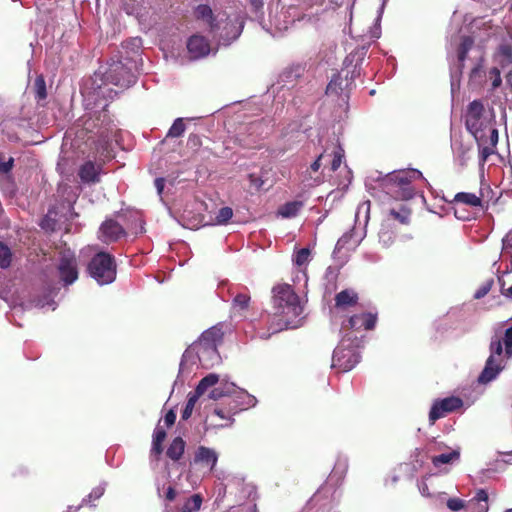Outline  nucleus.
<instances>
[{
  "instance_id": "473e14b6",
  "label": "nucleus",
  "mask_w": 512,
  "mask_h": 512,
  "mask_svg": "<svg viewBox=\"0 0 512 512\" xmlns=\"http://www.w3.org/2000/svg\"><path fill=\"white\" fill-rule=\"evenodd\" d=\"M167 433L162 428L157 426L153 433L151 453L159 456L163 452V442L166 439Z\"/></svg>"
},
{
  "instance_id": "bf43d9fd",
  "label": "nucleus",
  "mask_w": 512,
  "mask_h": 512,
  "mask_svg": "<svg viewBox=\"0 0 512 512\" xmlns=\"http://www.w3.org/2000/svg\"><path fill=\"white\" fill-rule=\"evenodd\" d=\"M175 421L176 413L171 409L165 414L164 423L166 424L167 427H170L174 425Z\"/></svg>"
},
{
  "instance_id": "4d7b16f0",
  "label": "nucleus",
  "mask_w": 512,
  "mask_h": 512,
  "mask_svg": "<svg viewBox=\"0 0 512 512\" xmlns=\"http://www.w3.org/2000/svg\"><path fill=\"white\" fill-rule=\"evenodd\" d=\"M489 78L492 80V88L495 89L501 85V74L497 67L492 68L489 71Z\"/></svg>"
},
{
  "instance_id": "8fccbe9b",
  "label": "nucleus",
  "mask_w": 512,
  "mask_h": 512,
  "mask_svg": "<svg viewBox=\"0 0 512 512\" xmlns=\"http://www.w3.org/2000/svg\"><path fill=\"white\" fill-rule=\"evenodd\" d=\"M447 507L453 512H466L465 500L460 498H449L446 501Z\"/></svg>"
},
{
  "instance_id": "f3484780",
  "label": "nucleus",
  "mask_w": 512,
  "mask_h": 512,
  "mask_svg": "<svg viewBox=\"0 0 512 512\" xmlns=\"http://www.w3.org/2000/svg\"><path fill=\"white\" fill-rule=\"evenodd\" d=\"M99 239L104 243H113L125 236L124 228L114 219H106L100 226Z\"/></svg>"
},
{
  "instance_id": "bb28decb",
  "label": "nucleus",
  "mask_w": 512,
  "mask_h": 512,
  "mask_svg": "<svg viewBox=\"0 0 512 512\" xmlns=\"http://www.w3.org/2000/svg\"><path fill=\"white\" fill-rule=\"evenodd\" d=\"M221 340L220 329L213 327L202 333L199 345L203 347L204 351L209 353H217V341Z\"/></svg>"
},
{
  "instance_id": "1a4fd4ad",
  "label": "nucleus",
  "mask_w": 512,
  "mask_h": 512,
  "mask_svg": "<svg viewBox=\"0 0 512 512\" xmlns=\"http://www.w3.org/2000/svg\"><path fill=\"white\" fill-rule=\"evenodd\" d=\"M271 127L268 123L261 120H253L241 123L240 130L236 134L235 141L239 142L244 147H250L256 143L259 138L268 135Z\"/></svg>"
},
{
  "instance_id": "58836bf2",
  "label": "nucleus",
  "mask_w": 512,
  "mask_h": 512,
  "mask_svg": "<svg viewBox=\"0 0 512 512\" xmlns=\"http://www.w3.org/2000/svg\"><path fill=\"white\" fill-rule=\"evenodd\" d=\"M369 214H370V201H364L360 203L357 207L356 213H355V221L356 223L361 224V216H363V222L366 226L369 220Z\"/></svg>"
},
{
  "instance_id": "20e7f679",
  "label": "nucleus",
  "mask_w": 512,
  "mask_h": 512,
  "mask_svg": "<svg viewBox=\"0 0 512 512\" xmlns=\"http://www.w3.org/2000/svg\"><path fill=\"white\" fill-rule=\"evenodd\" d=\"M423 178L417 169L396 170L386 174L379 182L380 188L395 200L413 198L415 190L412 181Z\"/></svg>"
},
{
  "instance_id": "6e6552de",
  "label": "nucleus",
  "mask_w": 512,
  "mask_h": 512,
  "mask_svg": "<svg viewBox=\"0 0 512 512\" xmlns=\"http://www.w3.org/2000/svg\"><path fill=\"white\" fill-rule=\"evenodd\" d=\"M232 3L226 6V46L242 34L246 19L243 6L234 1Z\"/></svg>"
},
{
  "instance_id": "a878e982",
  "label": "nucleus",
  "mask_w": 512,
  "mask_h": 512,
  "mask_svg": "<svg viewBox=\"0 0 512 512\" xmlns=\"http://www.w3.org/2000/svg\"><path fill=\"white\" fill-rule=\"evenodd\" d=\"M466 512H487L489 509L488 505V493L484 489H479L473 498L465 501Z\"/></svg>"
},
{
  "instance_id": "aec40b11",
  "label": "nucleus",
  "mask_w": 512,
  "mask_h": 512,
  "mask_svg": "<svg viewBox=\"0 0 512 512\" xmlns=\"http://www.w3.org/2000/svg\"><path fill=\"white\" fill-rule=\"evenodd\" d=\"M250 297L247 294H237L233 301L230 311V321L232 323H239L246 317V313L249 307Z\"/></svg>"
},
{
  "instance_id": "5701e85b",
  "label": "nucleus",
  "mask_w": 512,
  "mask_h": 512,
  "mask_svg": "<svg viewBox=\"0 0 512 512\" xmlns=\"http://www.w3.org/2000/svg\"><path fill=\"white\" fill-rule=\"evenodd\" d=\"M187 49L192 59H198L209 53L210 45L205 37L193 35L188 39Z\"/></svg>"
},
{
  "instance_id": "0eeeda50",
  "label": "nucleus",
  "mask_w": 512,
  "mask_h": 512,
  "mask_svg": "<svg viewBox=\"0 0 512 512\" xmlns=\"http://www.w3.org/2000/svg\"><path fill=\"white\" fill-rule=\"evenodd\" d=\"M88 271L100 285L110 284L116 278L115 258L107 252H99L89 262Z\"/></svg>"
},
{
  "instance_id": "412c9836",
  "label": "nucleus",
  "mask_w": 512,
  "mask_h": 512,
  "mask_svg": "<svg viewBox=\"0 0 512 512\" xmlns=\"http://www.w3.org/2000/svg\"><path fill=\"white\" fill-rule=\"evenodd\" d=\"M306 68L302 64H294L287 67L279 76V83L282 87L292 88L297 81L304 77Z\"/></svg>"
},
{
  "instance_id": "338daca9",
  "label": "nucleus",
  "mask_w": 512,
  "mask_h": 512,
  "mask_svg": "<svg viewBox=\"0 0 512 512\" xmlns=\"http://www.w3.org/2000/svg\"><path fill=\"white\" fill-rule=\"evenodd\" d=\"M188 143L192 144L193 146L200 145V138L197 135L191 134L188 138Z\"/></svg>"
},
{
  "instance_id": "a18cd8bd",
  "label": "nucleus",
  "mask_w": 512,
  "mask_h": 512,
  "mask_svg": "<svg viewBox=\"0 0 512 512\" xmlns=\"http://www.w3.org/2000/svg\"><path fill=\"white\" fill-rule=\"evenodd\" d=\"M12 253L10 248L4 243L0 242V267L8 268L11 264Z\"/></svg>"
},
{
  "instance_id": "f03ea898",
  "label": "nucleus",
  "mask_w": 512,
  "mask_h": 512,
  "mask_svg": "<svg viewBox=\"0 0 512 512\" xmlns=\"http://www.w3.org/2000/svg\"><path fill=\"white\" fill-rule=\"evenodd\" d=\"M256 487L239 474L226 475V512H257Z\"/></svg>"
},
{
  "instance_id": "72a5a7b5",
  "label": "nucleus",
  "mask_w": 512,
  "mask_h": 512,
  "mask_svg": "<svg viewBox=\"0 0 512 512\" xmlns=\"http://www.w3.org/2000/svg\"><path fill=\"white\" fill-rule=\"evenodd\" d=\"M454 201L463 203L472 207H479L482 205L481 198L474 193L459 192L455 195Z\"/></svg>"
},
{
  "instance_id": "9b49d317",
  "label": "nucleus",
  "mask_w": 512,
  "mask_h": 512,
  "mask_svg": "<svg viewBox=\"0 0 512 512\" xmlns=\"http://www.w3.org/2000/svg\"><path fill=\"white\" fill-rule=\"evenodd\" d=\"M104 81L121 88H127L135 83V76L121 61H114L104 73Z\"/></svg>"
},
{
  "instance_id": "7ed1b4c3",
  "label": "nucleus",
  "mask_w": 512,
  "mask_h": 512,
  "mask_svg": "<svg viewBox=\"0 0 512 512\" xmlns=\"http://www.w3.org/2000/svg\"><path fill=\"white\" fill-rule=\"evenodd\" d=\"M465 125L478 144L483 145L489 140L492 146H496L498 131L492 125L490 118L485 114L484 106L480 101L474 100L468 105Z\"/></svg>"
},
{
  "instance_id": "864d4df0",
  "label": "nucleus",
  "mask_w": 512,
  "mask_h": 512,
  "mask_svg": "<svg viewBox=\"0 0 512 512\" xmlns=\"http://www.w3.org/2000/svg\"><path fill=\"white\" fill-rule=\"evenodd\" d=\"M492 285H493V280H488L486 281L485 283H483L477 290L476 292L474 293V298L475 299H481L483 298L484 296H486L489 291L491 290L492 288Z\"/></svg>"
},
{
  "instance_id": "49530a36",
  "label": "nucleus",
  "mask_w": 512,
  "mask_h": 512,
  "mask_svg": "<svg viewBox=\"0 0 512 512\" xmlns=\"http://www.w3.org/2000/svg\"><path fill=\"white\" fill-rule=\"evenodd\" d=\"M332 155H333V159L331 162V170L336 171L340 167V165L344 159V156H345L344 149L340 145H337L334 148Z\"/></svg>"
},
{
  "instance_id": "603ef678",
  "label": "nucleus",
  "mask_w": 512,
  "mask_h": 512,
  "mask_svg": "<svg viewBox=\"0 0 512 512\" xmlns=\"http://www.w3.org/2000/svg\"><path fill=\"white\" fill-rule=\"evenodd\" d=\"M249 2L253 12L255 13V18L258 21H262L264 15L263 7L265 0H249Z\"/></svg>"
},
{
  "instance_id": "cd10ccee",
  "label": "nucleus",
  "mask_w": 512,
  "mask_h": 512,
  "mask_svg": "<svg viewBox=\"0 0 512 512\" xmlns=\"http://www.w3.org/2000/svg\"><path fill=\"white\" fill-rule=\"evenodd\" d=\"M304 207L302 200H293L286 202L278 207L277 216L283 219L295 218Z\"/></svg>"
},
{
  "instance_id": "e433bc0d",
  "label": "nucleus",
  "mask_w": 512,
  "mask_h": 512,
  "mask_svg": "<svg viewBox=\"0 0 512 512\" xmlns=\"http://www.w3.org/2000/svg\"><path fill=\"white\" fill-rule=\"evenodd\" d=\"M484 79V72H483V58L482 56L479 57V62L472 68L470 75H469V81L472 85H479L482 83Z\"/></svg>"
},
{
  "instance_id": "09e8293b",
  "label": "nucleus",
  "mask_w": 512,
  "mask_h": 512,
  "mask_svg": "<svg viewBox=\"0 0 512 512\" xmlns=\"http://www.w3.org/2000/svg\"><path fill=\"white\" fill-rule=\"evenodd\" d=\"M309 259L310 250L308 248H302L295 253L293 261L296 265L303 266L309 262Z\"/></svg>"
},
{
  "instance_id": "13d9d810",
  "label": "nucleus",
  "mask_w": 512,
  "mask_h": 512,
  "mask_svg": "<svg viewBox=\"0 0 512 512\" xmlns=\"http://www.w3.org/2000/svg\"><path fill=\"white\" fill-rule=\"evenodd\" d=\"M510 249H512V229L502 239V251L507 253Z\"/></svg>"
},
{
  "instance_id": "ddd939ff",
  "label": "nucleus",
  "mask_w": 512,
  "mask_h": 512,
  "mask_svg": "<svg viewBox=\"0 0 512 512\" xmlns=\"http://www.w3.org/2000/svg\"><path fill=\"white\" fill-rule=\"evenodd\" d=\"M218 381L219 376L217 374H208L200 380L193 392H189L186 405L181 414L183 420H187L191 417L198 399L208 390V388L216 385Z\"/></svg>"
},
{
  "instance_id": "6ab92c4d",
  "label": "nucleus",
  "mask_w": 512,
  "mask_h": 512,
  "mask_svg": "<svg viewBox=\"0 0 512 512\" xmlns=\"http://www.w3.org/2000/svg\"><path fill=\"white\" fill-rule=\"evenodd\" d=\"M102 164L91 160L85 161L78 169V176L84 184H96L100 182Z\"/></svg>"
},
{
  "instance_id": "a19ab883",
  "label": "nucleus",
  "mask_w": 512,
  "mask_h": 512,
  "mask_svg": "<svg viewBox=\"0 0 512 512\" xmlns=\"http://www.w3.org/2000/svg\"><path fill=\"white\" fill-rule=\"evenodd\" d=\"M34 92H35V98L37 101H41L46 99L47 97V90H46V82L43 76L36 77L34 81Z\"/></svg>"
},
{
  "instance_id": "c756f323",
  "label": "nucleus",
  "mask_w": 512,
  "mask_h": 512,
  "mask_svg": "<svg viewBox=\"0 0 512 512\" xmlns=\"http://www.w3.org/2000/svg\"><path fill=\"white\" fill-rule=\"evenodd\" d=\"M218 455L217 453L210 448L200 446L195 455V462H200L201 464L212 469L217 463Z\"/></svg>"
},
{
  "instance_id": "c85d7f7f",
  "label": "nucleus",
  "mask_w": 512,
  "mask_h": 512,
  "mask_svg": "<svg viewBox=\"0 0 512 512\" xmlns=\"http://www.w3.org/2000/svg\"><path fill=\"white\" fill-rule=\"evenodd\" d=\"M460 458V449L448 448L445 452L440 453L431 457V461L436 468H440L442 465L453 464Z\"/></svg>"
},
{
  "instance_id": "6e6d98bb",
  "label": "nucleus",
  "mask_w": 512,
  "mask_h": 512,
  "mask_svg": "<svg viewBox=\"0 0 512 512\" xmlns=\"http://www.w3.org/2000/svg\"><path fill=\"white\" fill-rule=\"evenodd\" d=\"M480 149V156L485 161L491 154L494 153L495 146H492L490 142H486L483 145L478 144Z\"/></svg>"
},
{
  "instance_id": "69168bd1",
  "label": "nucleus",
  "mask_w": 512,
  "mask_h": 512,
  "mask_svg": "<svg viewBox=\"0 0 512 512\" xmlns=\"http://www.w3.org/2000/svg\"><path fill=\"white\" fill-rule=\"evenodd\" d=\"M323 157H324V153H321L317 157V159L311 164L310 169L313 172H317L320 169V167H321V160H322Z\"/></svg>"
},
{
  "instance_id": "7c9ffc66",
  "label": "nucleus",
  "mask_w": 512,
  "mask_h": 512,
  "mask_svg": "<svg viewBox=\"0 0 512 512\" xmlns=\"http://www.w3.org/2000/svg\"><path fill=\"white\" fill-rule=\"evenodd\" d=\"M358 295L354 290L345 289L339 292L335 297L337 308H348L357 303Z\"/></svg>"
},
{
  "instance_id": "774afa93",
  "label": "nucleus",
  "mask_w": 512,
  "mask_h": 512,
  "mask_svg": "<svg viewBox=\"0 0 512 512\" xmlns=\"http://www.w3.org/2000/svg\"><path fill=\"white\" fill-rule=\"evenodd\" d=\"M419 490H420V493H421L423 496H430V493H429V489H428L427 484L422 483V484L419 486Z\"/></svg>"
},
{
  "instance_id": "052dcab7",
  "label": "nucleus",
  "mask_w": 512,
  "mask_h": 512,
  "mask_svg": "<svg viewBox=\"0 0 512 512\" xmlns=\"http://www.w3.org/2000/svg\"><path fill=\"white\" fill-rule=\"evenodd\" d=\"M224 396V389L221 387L214 388L209 393V398L212 400H219Z\"/></svg>"
},
{
  "instance_id": "f8f14e48",
  "label": "nucleus",
  "mask_w": 512,
  "mask_h": 512,
  "mask_svg": "<svg viewBox=\"0 0 512 512\" xmlns=\"http://www.w3.org/2000/svg\"><path fill=\"white\" fill-rule=\"evenodd\" d=\"M474 40L469 36H464L458 48L457 64L451 68L450 72V86L451 94H454L460 89V78L464 67V61L468 52L472 49Z\"/></svg>"
},
{
  "instance_id": "dca6fc26",
  "label": "nucleus",
  "mask_w": 512,
  "mask_h": 512,
  "mask_svg": "<svg viewBox=\"0 0 512 512\" xmlns=\"http://www.w3.org/2000/svg\"><path fill=\"white\" fill-rule=\"evenodd\" d=\"M343 69L340 73L334 74L326 88L327 95H340L349 90L355 79V71L351 73Z\"/></svg>"
},
{
  "instance_id": "b1692460",
  "label": "nucleus",
  "mask_w": 512,
  "mask_h": 512,
  "mask_svg": "<svg viewBox=\"0 0 512 512\" xmlns=\"http://www.w3.org/2000/svg\"><path fill=\"white\" fill-rule=\"evenodd\" d=\"M364 233L352 228L340 237L336 243L334 252H340L342 249H355L364 238Z\"/></svg>"
},
{
  "instance_id": "3c124183",
  "label": "nucleus",
  "mask_w": 512,
  "mask_h": 512,
  "mask_svg": "<svg viewBox=\"0 0 512 512\" xmlns=\"http://www.w3.org/2000/svg\"><path fill=\"white\" fill-rule=\"evenodd\" d=\"M248 178L252 189L259 191L263 188L265 181L262 174L250 173Z\"/></svg>"
},
{
  "instance_id": "0e129e2a",
  "label": "nucleus",
  "mask_w": 512,
  "mask_h": 512,
  "mask_svg": "<svg viewBox=\"0 0 512 512\" xmlns=\"http://www.w3.org/2000/svg\"><path fill=\"white\" fill-rule=\"evenodd\" d=\"M154 184H155L158 194L161 195L164 190L165 179L164 178H156Z\"/></svg>"
},
{
  "instance_id": "2eb2a0df",
  "label": "nucleus",
  "mask_w": 512,
  "mask_h": 512,
  "mask_svg": "<svg viewBox=\"0 0 512 512\" xmlns=\"http://www.w3.org/2000/svg\"><path fill=\"white\" fill-rule=\"evenodd\" d=\"M58 272L65 285H70L78 278L77 260L71 253H64L59 261Z\"/></svg>"
},
{
  "instance_id": "ea45409f",
  "label": "nucleus",
  "mask_w": 512,
  "mask_h": 512,
  "mask_svg": "<svg viewBox=\"0 0 512 512\" xmlns=\"http://www.w3.org/2000/svg\"><path fill=\"white\" fill-rule=\"evenodd\" d=\"M503 341L498 337H493L490 343V355L488 358L503 359Z\"/></svg>"
},
{
  "instance_id": "c03bdc74",
  "label": "nucleus",
  "mask_w": 512,
  "mask_h": 512,
  "mask_svg": "<svg viewBox=\"0 0 512 512\" xmlns=\"http://www.w3.org/2000/svg\"><path fill=\"white\" fill-rule=\"evenodd\" d=\"M185 129H186V126H185L183 118H177L173 122L172 126L170 127V129L167 133V137H172V138L180 137L184 133Z\"/></svg>"
},
{
  "instance_id": "4be33fe9",
  "label": "nucleus",
  "mask_w": 512,
  "mask_h": 512,
  "mask_svg": "<svg viewBox=\"0 0 512 512\" xmlns=\"http://www.w3.org/2000/svg\"><path fill=\"white\" fill-rule=\"evenodd\" d=\"M505 363L504 359H493L488 358L485 367L481 374L478 377L479 383L486 384L494 379L499 375V373L504 369Z\"/></svg>"
},
{
  "instance_id": "c9c22d12",
  "label": "nucleus",
  "mask_w": 512,
  "mask_h": 512,
  "mask_svg": "<svg viewBox=\"0 0 512 512\" xmlns=\"http://www.w3.org/2000/svg\"><path fill=\"white\" fill-rule=\"evenodd\" d=\"M197 19L205 21L211 28L214 27V16L212 9L208 5H199L195 10Z\"/></svg>"
},
{
  "instance_id": "4468645a",
  "label": "nucleus",
  "mask_w": 512,
  "mask_h": 512,
  "mask_svg": "<svg viewBox=\"0 0 512 512\" xmlns=\"http://www.w3.org/2000/svg\"><path fill=\"white\" fill-rule=\"evenodd\" d=\"M463 405L462 399L455 396L446 397L434 401L430 412L429 421L433 424L440 418H443L448 413L454 412L460 409Z\"/></svg>"
},
{
  "instance_id": "de8ad7c7",
  "label": "nucleus",
  "mask_w": 512,
  "mask_h": 512,
  "mask_svg": "<svg viewBox=\"0 0 512 512\" xmlns=\"http://www.w3.org/2000/svg\"><path fill=\"white\" fill-rule=\"evenodd\" d=\"M505 346L506 358L512 357V325L505 330L504 337L501 339Z\"/></svg>"
},
{
  "instance_id": "39448f33",
  "label": "nucleus",
  "mask_w": 512,
  "mask_h": 512,
  "mask_svg": "<svg viewBox=\"0 0 512 512\" xmlns=\"http://www.w3.org/2000/svg\"><path fill=\"white\" fill-rule=\"evenodd\" d=\"M273 294L276 313L284 318L287 328H296L299 323L297 318L303 313V306L299 296L288 284L274 287Z\"/></svg>"
},
{
  "instance_id": "680f3d73",
  "label": "nucleus",
  "mask_w": 512,
  "mask_h": 512,
  "mask_svg": "<svg viewBox=\"0 0 512 512\" xmlns=\"http://www.w3.org/2000/svg\"><path fill=\"white\" fill-rule=\"evenodd\" d=\"M13 167V159L10 158L8 161H1L0 160V172L7 173L9 172Z\"/></svg>"
},
{
  "instance_id": "f257e3e1",
  "label": "nucleus",
  "mask_w": 512,
  "mask_h": 512,
  "mask_svg": "<svg viewBox=\"0 0 512 512\" xmlns=\"http://www.w3.org/2000/svg\"><path fill=\"white\" fill-rule=\"evenodd\" d=\"M106 107L100 111L86 113L79 120L82 128L77 132V136L86 137L87 141H91L97 153L107 149L115 127Z\"/></svg>"
},
{
  "instance_id": "79ce46f5",
  "label": "nucleus",
  "mask_w": 512,
  "mask_h": 512,
  "mask_svg": "<svg viewBox=\"0 0 512 512\" xmlns=\"http://www.w3.org/2000/svg\"><path fill=\"white\" fill-rule=\"evenodd\" d=\"M390 215L400 223L407 224L410 218V210L405 205H401L398 210L391 209Z\"/></svg>"
},
{
  "instance_id": "f704fd0d",
  "label": "nucleus",
  "mask_w": 512,
  "mask_h": 512,
  "mask_svg": "<svg viewBox=\"0 0 512 512\" xmlns=\"http://www.w3.org/2000/svg\"><path fill=\"white\" fill-rule=\"evenodd\" d=\"M496 60L502 66L503 70L508 69L512 65V48L507 45L501 46Z\"/></svg>"
},
{
  "instance_id": "5fc2aeb1",
  "label": "nucleus",
  "mask_w": 512,
  "mask_h": 512,
  "mask_svg": "<svg viewBox=\"0 0 512 512\" xmlns=\"http://www.w3.org/2000/svg\"><path fill=\"white\" fill-rule=\"evenodd\" d=\"M394 240V236H393V233L388 231V230H384L383 228L381 229V231L379 232V241L385 246V247H388L389 245L392 244Z\"/></svg>"
},
{
  "instance_id": "9d476101",
  "label": "nucleus",
  "mask_w": 512,
  "mask_h": 512,
  "mask_svg": "<svg viewBox=\"0 0 512 512\" xmlns=\"http://www.w3.org/2000/svg\"><path fill=\"white\" fill-rule=\"evenodd\" d=\"M256 403L257 399L253 395L226 380V406L231 412L247 410L254 407Z\"/></svg>"
},
{
  "instance_id": "423d86ee",
  "label": "nucleus",
  "mask_w": 512,
  "mask_h": 512,
  "mask_svg": "<svg viewBox=\"0 0 512 512\" xmlns=\"http://www.w3.org/2000/svg\"><path fill=\"white\" fill-rule=\"evenodd\" d=\"M362 342V338L353 337L351 333L344 335L339 345L334 349L332 368H337L342 372L352 370L360 361L357 348L360 347Z\"/></svg>"
},
{
  "instance_id": "393cba45",
  "label": "nucleus",
  "mask_w": 512,
  "mask_h": 512,
  "mask_svg": "<svg viewBox=\"0 0 512 512\" xmlns=\"http://www.w3.org/2000/svg\"><path fill=\"white\" fill-rule=\"evenodd\" d=\"M348 470V458L343 455H339L335 462L332 472L330 473L326 486L333 485L337 486L343 481L346 472Z\"/></svg>"
},
{
  "instance_id": "a211bd4d",
  "label": "nucleus",
  "mask_w": 512,
  "mask_h": 512,
  "mask_svg": "<svg viewBox=\"0 0 512 512\" xmlns=\"http://www.w3.org/2000/svg\"><path fill=\"white\" fill-rule=\"evenodd\" d=\"M377 321V315L373 313H361L351 316L347 322L342 324V329H353L355 331L374 328Z\"/></svg>"
},
{
  "instance_id": "2f4dec72",
  "label": "nucleus",
  "mask_w": 512,
  "mask_h": 512,
  "mask_svg": "<svg viewBox=\"0 0 512 512\" xmlns=\"http://www.w3.org/2000/svg\"><path fill=\"white\" fill-rule=\"evenodd\" d=\"M186 443L181 437H175L170 443L166 455L173 461H179L185 450Z\"/></svg>"
},
{
  "instance_id": "37998d69",
  "label": "nucleus",
  "mask_w": 512,
  "mask_h": 512,
  "mask_svg": "<svg viewBox=\"0 0 512 512\" xmlns=\"http://www.w3.org/2000/svg\"><path fill=\"white\" fill-rule=\"evenodd\" d=\"M105 492V487L99 485L92 489V491L87 495V497L83 498L82 505H93V502L100 499Z\"/></svg>"
},
{
  "instance_id": "4c0bfd02",
  "label": "nucleus",
  "mask_w": 512,
  "mask_h": 512,
  "mask_svg": "<svg viewBox=\"0 0 512 512\" xmlns=\"http://www.w3.org/2000/svg\"><path fill=\"white\" fill-rule=\"evenodd\" d=\"M202 497L200 494H194L186 500L181 508V512H196L200 509Z\"/></svg>"
},
{
  "instance_id": "e2e57ef3",
  "label": "nucleus",
  "mask_w": 512,
  "mask_h": 512,
  "mask_svg": "<svg viewBox=\"0 0 512 512\" xmlns=\"http://www.w3.org/2000/svg\"><path fill=\"white\" fill-rule=\"evenodd\" d=\"M176 495H177V493H176L175 489H174L172 486H169V487L167 488L166 493H165V498H166V500H168V501L172 502V501H174V500H175Z\"/></svg>"
}]
</instances>
